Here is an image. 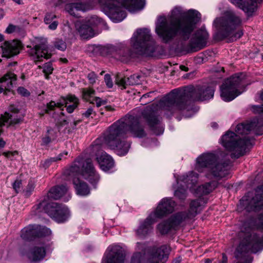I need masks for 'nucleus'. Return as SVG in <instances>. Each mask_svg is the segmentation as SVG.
Masks as SVG:
<instances>
[{"instance_id":"412c9836","label":"nucleus","mask_w":263,"mask_h":263,"mask_svg":"<svg viewBox=\"0 0 263 263\" xmlns=\"http://www.w3.org/2000/svg\"><path fill=\"white\" fill-rule=\"evenodd\" d=\"M103 51L107 54L111 55L115 59L125 62L132 57L131 53L126 48H120L111 45H107L103 48Z\"/></svg>"},{"instance_id":"4468645a","label":"nucleus","mask_w":263,"mask_h":263,"mask_svg":"<svg viewBox=\"0 0 263 263\" xmlns=\"http://www.w3.org/2000/svg\"><path fill=\"white\" fill-rule=\"evenodd\" d=\"M38 208L43 209L51 218L58 222L65 221L69 216L67 208L57 202L47 203L45 201H42L39 204Z\"/></svg>"},{"instance_id":"4be33fe9","label":"nucleus","mask_w":263,"mask_h":263,"mask_svg":"<svg viewBox=\"0 0 263 263\" xmlns=\"http://www.w3.org/2000/svg\"><path fill=\"white\" fill-rule=\"evenodd\" d=\"M156 219L150 214L144 220L140 222L136 230L137 235L143 238L148 235L153 231V224L156 221Z\"/></svg>"},{"instance_id":"0eeeda50","label":"nucleus","mask_w":263,"mask_h":263,"mask_svg":"<svg viewBox=\"0 0 263 263\" xmlns=\"http://www.w3.org/2000/svg\"><path fill=\"white\" fill-rule=\"evenodd\" d=\"M214 24L219 35L230 41L239 39L243 34L242 30L239 29L242 24V19L233 11H227L222 17L216 18Z\"/></svg>"},{"instance_id":"603ef678","label":"nucleus","mask_w":263,"mask_h":263,"mask_svg":"<svg viewBox=\"0 0 263 263\" xmlns=\"http://www.w3.org/2000/svg\"><path fill=\"white\" fill-rule=\"evenodd\" d=\"M58 24L59 23L57 21H53V22H51V23L48 24L49 25L48 28L51 30H54L57 29Z\"/></svg>"},{"instance_id":"f704fd0d","label":"nucleus","mask_w":263,"mask_h":263,"mask_svg":"<svg viewBox=\"0 0 263 263\" xmlns=\"http://www.w3.org/2000/svg\"><path fill=\"white\" fill-rule=\"evenodd\" d=\"M95 95L96 91L92 88H85L82 90L83 99L90 103L93 102Z\"/></svg>"},{"instance_id":"f8f14e48","label":"nucleus","mask_w":263,"mask_h":263,"mask_svg":"<svg viewBox=\"0 0 263 263\" xmlns=\"http://www.w3.org/2000/svg\"><path fill=\"white\" fill-rule=\"evenodd\" d=\"M132 46L139 54L152 56L155 51V41L150 30L147 28L138 29L131 39Z\"/></svg>"},{"instance_id":"864d4df0","label":"nucleus","mask_w":263,"mask_h":263,"mask_svg":"<svg viewBox=\"0 0 263 263\" xmlns=\"http://www.w3.org/2000/svg\"><path fill=\"white\" fill-rule=\"evenodd\" d=\"M16 28V27L14 25H9L6 29V32L7 33H11L15 30Z\"/></svg>"},{"instance_id":"f3484780","label":"nucleus","mask_w":263,"mask_h":263,"mask_svg":"<svg viewBox=\"0 0 263 263\" xmlns=\"http://www.w3.org/2000/svg\"><path fill=\"white\" fill-rule=\"evenodd\" d=\"M50 233V230L47 228L39 225H29L22 230L21 237L24 240H29L33 237L42 236Z\"/></svg>"},{"instance_id":"338daca9","label":"nucleus","mask_w":263,"mask_h":263,"mask_svg":"<svg viewBox=\"0 0 263 263\" xmlns=\"http://www.w3.org/2000/svg\"><path fill=\"white\" fill-rule=\"evenodd\" d=\"M4 40V35L0 33V42Z\"/></svg>"},{"instance_id":"ddd939ff","label":"nucleus","mask_w":263,"mask_h":263,"mask_svg":"<svg viewBox=\"0 0 263 263\" xmlns=\"http://www.w3.org/2000/svg\"><path fill=\"white\" fill-rule=\"evenodd\" d=\"M199 199L193 200L190 206L189 213H177L171 217L167 221L160 223L157 226V229L161 234H167L171 229H176L181 222L186 218H192L195 217L201 210V205Z\"/></svg>"},{"instance_id":"5fc2aeb1","label":"nucleus","mask_w":263,"mask_h":263,"mask_svg":"<svg viewBox=\"0 0 263 263\" xmlns=\"http://www.w3.org/2000/svg\"><path fill=\"white\" fill-rule=\"evenodd\" d=\"M46 135H49L53 139L55 137V132L51 128L48 127Z\"/></svg>"},{"instance_id":"473e14b6","label":"nucleus","mask_w":263,"mask_h":263,"mask_svg":"<svg viewBox=\"0 0 263 263\" xmlns=\"http://www.w3.org/2000/svg\"><path fill=\"white\" fill-rule=\"evenodd\" d=\"M256 196L255 198H253L250 204L247 206L246 208L248 211H259L263 209V200L262 196L259 197L258 200Z\"/></svg>"},{"instance_id":"37998d69","label":"nucleus","mask_w":263,"mask_h":263,"mask_svg":"<svg viewBox=\"0 0 263 263\" xmlns=\"http://www.w3.org/2000/svg\"><path fill=\"white\" fill-rule=\"evenodd\" d=\"M17 92L24 97H28L30 95L29 91L23 87L18 88Z\"/></svg>"},{"instance_id":"423d86ee","label":"nucleus","mask_w":263,"mask_h":263,"mask_svg":"<svg viewBox=\"0 0 263 263\" xmlns=\"http://www.w3.org/2000/svg\"><path fill=\"white\" fill-rule=\"evenodd\" d=\"M245 229V232L242 231L240 234L244 238L235 253L238 260L236 263H252V259L248 255V252L256 253L263 249V235L257 234L250 228Z\"/></svg>"},{"instance_id":"5701e85b","label":"nucleus","mask_w":263,"mask_h":263,"mask_svg":"<svg viewBox=\"0 0 263 263\" xmlns=\"http://www.w3.org/2000/svg\"><path fill=\"white\" fill-rule=\"evenodd\" d=\"M97 1L92 2L91 3L86 4L82 3H70L66 5L65 9L66 11L71 15L78 16V12L86 11L93 8Z\"/></svg>"},{"instance_id":"6e6552de","label":"nucleus","mask_w":263,"mask_h":263,"mask_svg":"<svg viewBox=\"0 0 263 263\" xmlns=\"http://www.w3.org/2000/svg\"><path fill=\"white\" fill-rule=\"evenodd\" d=\"M136 250L131 263H164L168 258L170 248L162 245L147 248L145 243L137 242Z\"/></svg>"},{"instance_id":"20e7f679","label":"nucleus","mask_w":263,"mask_h":263,"mask_svg":"<svg viewBox=\"0 0 263 263\" xmlns=\"http://www.w3.org/2000/svg\"><path fill=\"white\" fill-rule=\"evenodd\" d=\"M65 174L68 179L72 181L77 194L80 196H86L90 193L87 184L81 180V177L88 180L95 185L99 180V175L96 172L90 159L84 160L78 158Z\"/></svg>"},{"instance_id":"393cba45","label":"nucleus","mask_w":263,"mask_h":263,"mask_svg":"<svg viewBox=\"0 0 263 263\" xmlns=\"http://www.w3.org/2000/svg\"><path fill=\"white\" fill-rule=\"evenodd\" d=\"M97 160L101 169L104 172L108 171L114 165L112 158L104 152H100L97 154Z\"/></svg>"},{"instance_id":"c85d7f7f","label":"nucleus","mask_w":263,"mask_h":263,"mask_svg":"<svg viewBox=\"0 0 263 263\" xmlns=\"http://www.w3.org/2000/svg\"><path fill=\"white\" fill-rule=\"evenodd\" d=\"M67 191V188L64 185L55 186L50 189L47 194V196L49 198L57 200L67 194L69 198L70 196Z\"/></svg>"},{"instance_id":"ea45409f","label":"nucleus","mask_w":263,"mask_h":263,"mask_svg":"<svg viewBox=\"0 0 263 263\" xmlns=\"http://www.w3.org/2000/svg\"><path fill=\"white\" fill-rule=\"evenodd\" d=\"M56 15L52 13H47L44 18V22L45 24H48L51 23L53 21H55Z\"/></svg>"},{"instance_id":"09e8293b","label":"nucleus","mask_w":263,"mask_h":263,"mask_svg":"<svg viewBox=\"0 0 263 263\" xmlns=\"http://www.w3.org/2000/svg\"><path fill=\"white\" fill-rule=\"evenodd\" d=\"M3 155L7 158H12L13 157L17 155L18 152L16 151L13 152H4Z\"/></svg>"},{"instance_id":"9b49d317","label":"nucleus","mask_w":263,"mask_h":263,"mask_svg":"<svg viewBox=\"0 0 263 263\" xmlns=\"http://www.w3.org/2000/svg\"><path fill=\"white\" fill-rule=\"evenodd\" d=\"M220 141L227 150L232 152V158L243 155L252 145L251 140L240 139L237 134L229 131L221 137Z\"/></svg>"},{"instance_id":"a878e982","label":"nucleus","mask_w":263,"mask_h":263,"mask_svg":"<svg viewBox=\"0 0 263 263\" xmlns=\"http://www.w3.org/2000/svg\"><path fill=\"white\" fill-rule=\"evenodd\" d=\"M16 79V75L12 72H8L2 77L0 79V93L5 90H10Z\"/></svg>"},{"instance_id":"9d476101","label":"nucleus","mask_w":263,"mask_h":263,"mask_svg":"<svg viewBox=\"0 0 263 263\" xmlns=\"http://www.w3.org/2000/svg\"><path fill=\"white\" fill-rule=\"evenodd\" d=\"M246 74L236 73L227 79L220 87V96L223 100L229 102L240 95L245 89Z\"/></svg>"},{"instance_id":"b1692460","label":"nucleus","mask_w":263,"mask_h":263,"mask_svg":"<svg viewBox=\"0 0 263 263\" xmlns=\"http://www.w3.org/2000/svg\"><path fill=\"white\" fill-rule=\"evenodd\" d=\"M140 76L134 74L129 77H123L120 74H118L116 78V84L122 89H125L127 85H134L140 84Z\"/></svg>"},{"instance_id":"4c0bfd02","label":"nucleus","mask_w":263,"mask_h":263,"mask_svg":"<svg viewBox=\"0 0 263 263\" xmlns=\"http://www.w3.org/2000/svg\"><path fill=\"white\" fill-rule=\"evenodd\" d=\"M35 187V183L34 182L30 181L29 182L26 188L24 191V193L25 196H29L33 192Z\"/></svg>"},{"instance_id":"a19ab883","label":"nucleus","mask_w":263,"mask_h":263,"mask_svg":"<svg viewBox=\"0 0 263 263\" xmlns=\"http://www.w3.org/2000/svg\"><path fill=\"white\" fill-rule=\"evenodd\" d=\"M63 106H64V104H62V102L55 103L54 101H51L48 104H47V108L49 110L53 109L55 107L61 108Z\"/></svg>"},{"instance_id":"a18cd8bd","label":"nucleus","mask_w":263,"mask_h":263,"mask_svg":"<svg viewBox=\"0 0 263 263\" xmlns=\"http://www.w3.org/2000/svg\"><path fill=\"white\" fill-rule=\"evenodd\" d=\"M104 81L107 86L108 88H111L113 86V83L111 81L110 76L109 74H105L104 77Z\"/></svg>"},{"instance_id":"c03bdc74","label":"nucleus","mask_w":263,"mask_h":263,"mask_svg":"<svg viewBox=\"0 0 263 263\" xmlns=\"http://www.w3.org/2000/svg\"><path fill=\"white\" fill-rule=\"evenodd\" d=\"M106 102L104 100H102L101 98L99 97H96V96L93 99V102H91V103L95 104L96 103L98 107L101 106L103 104H105Z\"/></svg>"},{"instance_id":"7c9ffc66","label":"nucleus","mask_w":263,"mask_h":263,"mask_svg":"<svg viewBox=\"0 0 263 263\" xmlns=\"http://www.w3.org/2000/svg\"><path fill=\"white\" fill-rule=\"evenodd\" d=\"M62 103L66 108L67 111L71 113L78 106L79 100L75 96L69 95L66 98L63 99Z\"/></svg>"},{"instance_id":"c756f323","label":"nucleus","mask_w":263,"mask_h":263,"mask_svg":"<svg viewBox=\"0 0 263 263\" xmlns=\"http://www.w3.org/2000/svg\"><path fill=\"white\" fill-rule=\"evenodd\" d=\"M45 256V251L43 247L35 246L31 249L28 255L29 259L32 261L42 259Z\"/></svg>"},{"instance_id":"1a4fd4ad","label":"nucleus","mask_w":263,"mask_h":263,"mask_svg":"<svg viewBox=\"0 0 263 263\" xmlns=\"http://www.w3.org/2000/svg\"><path fill=\"white\" fill-rule=\"evenodd\" d=\"M222 154H203L197 158L195 168L199 172L206 171L215 177H224L229 162H222Z\"/></svg>"},{"instance_id":"39448f33","label":"nucleus","mask_w":263,"mask_h":263,"mask_svg":"<svg viewBox=\"0 0 263 263\" xmlns=\"http://www.w3.org/2000/svg\"><path fill=\"white\" fill-rule=\"evenodd\" d=\"M100 6L107 9L108 16L115 23L123 21L126 16L125 9L135 12L141 10L144 0H97Z\"/></svg>"},{"instance_id":"3c124183","label":"nucleus","mask_w":263,"mask_h":263,"mask_svg":"<svg viewBox=\"0 0 263 263\" xmlns=\"http://www.w3.org/2000/svg\"><path fill=\"white\" fill-rule=\"evenodd\" d=\"M52 139L49 135H45L42 139V145L49 144Z\"/></svg>"},{"instance_id":"79ce46f5","label":"nucleus","mask_w":263,"mask_h":263,"mask_svg":"<svg viewBox=\"0 0 263 263\" xmlns=\"http://www.w3.org/2000/svg\"><path fill=\"white\" fill-rule=\"evenodd\" d=\"M260 98L263 101V90L260 93ZM253 111L256 113L263 112V104L260 106H254L253 107Z\"/></svg>"},{"instance_id":"c9c22d12","label":"nucleus","mask_w":263,"mask_h":263,"mask_svg":"<svg viewBox=\"0 0 263 263\" xmlns=\"http://www.w3.org/2000/svg\"><path fill=\"white\" fill-rule=\"evenodd\" d=\"M38 68H43V72L44 73L46 79H49V75L51 74L53 70L52 65L50 62L45 63L43 67L39 66Z\"/></svg>"},{"instance_id":"a211bd4d","label":"nucleus","mask_w":263,"mask_h":263,"mask_svg":"<svg viewBox=\"0 0 263 263\" xmlns=\"http://www.w3.org/2000/svg\"><path fill=\"white\" fill-rule=\"evenodd\" d=\"M28 53L36 64L42 61L44 59H48L51 57L47 45L43 43L35 45L28 51Z\"/></svg>"},{"instance_id":"72a5a7b5","label":"nucleus","mask_w":263,"mask_h":263,"mask_svg":"<svg viewBox=\"0 0 263 263\" xmlns=\"http://www.w3.org/2000/svg\"><path fill=\"white\" fill-rule=\"evenodd\" d=\"M253 128V124L250 123H241L237 125L236 127V132L239 135L248 134Z\"/></svg>"},{"instance_id":"4d7b16f0","label":"nucleus","mask_w":263,"mask_h":263,"mask_svg":"<svg viewBox=\"0 0 263 263\" xmlns=\"http://www.w3.org/2000/svg\"><path fill=\"white\" fill-rule=\"evenodd\" d=\"M227 257L224 254H222V260L219 262V263H227Z\"/></svg>"},{"instance_id":"cd10ccee","label":"nucleus","mask_w":263,"mask_h":263,"mask_svg":"<svg viewBox=\"0 0 263 263\" xmlns=\"http://www.w3.org/2000/svg\"><path fill=\"white\" fill-rule=\"evenodd\" d=\"M197 179L198 175L195 173L192 172L189 176H181L179 179H177V182L181 185H182V182L184 183L187 188L192 190L197 183Z\"/></svg>"},{"instance_id":"58836bf2","label":"nucleus","mask_w":263,"mask_h":263,"mask_svg":"<svg viewBox=\"0 0 263 263\" xmlns=\"http://www.w3.org/2000/svg\"><path fill=\"white\" fill-rule=\"evenodd\" d=\"M175 196L180 199L183 200L186 197L185 191L183 189H180L176 190L175 192Z\"/></svg>"},{"instance_id":"052dcab7","label":"nucleus","mask_w":263,"mask_h":263,"mask_svg":"<svg viewBox=\"0 0 263 263\" xmlns=\"http://www.w3.org/2000/svg\"><path fill=\"white\" fill-rule=\"evenodd\" d=\"M4 14L5 13L3 9H0V19L3 18Z\"/></svg>"},{"instance_id":"0e129e2a","label":"nucleus","mask_w":263,"mask_h":263,"mask_svg":"<svg viewBox=\"0 0 263 263\" xmlns=\"http://www.w3.org/2000/svg\"><path fill=\"white\" fill-rule=\"evenodd\" d=\"M211 262H212V260L209 258L206 259L205 260V263H211Z\"/></svg>"},{"instance_id":"49530a36","label":"nucleus","mask_w":263,"mask_h":263,"mask_svg":"<svg viewBox=\"0 0 263 263\" xmlns=\"http://www.w3.org/2000/svg\"><path fill=\"white\" fill-rule=\"evenodd\" d=\"M22 182L20 180H16L13 184V188L16 193H18L21 187Z\"/></svg>"},{"instance_id":"dca6fc26","label":"nucleus","mask_w":263,"mask_h":263,"mask_svg":"<svg viewBox=\"0 0 263 263\" xmlns=\"http://www.w3.org/2000/svg\"><path fill=\"white\" fill-rule=\"evenodd\" d=\"M124 258L125 254L122 248L118 245L111 246L108 248L102 263H123Z\"/></svg>"},{"instance_id":"aec40b11","label":"nucleus","mask_w":263,"mask_h":263,"mask_svg":"<svg viewBox=\"0 0 263 263\" xmlns=\"http://www.w3.org/2000/svg\"><path fill=\"white\" fill-rule=\"evenodd\" d=\"M3 57L11 58L18 54L22 48V43L18 40L5 41L1 46Z\"/></svg>"},{"instance_id":"2f4dec72","label":"nucleus","mask_w":263,"mask_h":263,"mask_svg":"<svg viewBox=\"0 0 263 263\" xmlns=\"http://www.w3.org/2000/svg\"><path fill=\"white\" fill-rule=\"evenodd\" d=\"M217 182L212 181L209 183H205L202 186H199L195 192L197 196L208 194L211 192L217 186Z\"/></svg>"},{"instance_id":"e433bc0d","label":"nucleus","mask_w":263,"mask_h":263,"mask_svg":"<svg viewBox=\"0 0 263 263\" xmlns=\"http://www.w3.org/2000/svg\"><path fill=\"white\" fill-rule=\"evenodd\" d=\"M54 46L55 48L64 51L66 49L67 46L66 43L61 39H57L54 42Z\"/></svg>"},{"instance_id":"bf43d9fd","label":"nucleus","mask_w":263,"mask_h":263,"mask_svg":"<svg viewBox=\"0 0 263 263\" xmlns=\"http://www.w3.org/2000/svg\"><path fill=\"white\" fill-rule=\"evenodd\" d=\"M6 142L1 138H0V148H3L5 146Z\"/></svg>"},{"instance_id":"f03ea898","label":"nucleus","mask_w":263,"mask_h":263,"mask_svg":"<svg viewBox=\"0 0 263 263\" xmlns=\"http://www.w3.org/2000/svg\"><path fill=\"white\" fill-rule=\"evenodd\" d=\"M214 89L211 87L206 88L193 86L185 89H177L172 90L164 97L158 105H153L152 107H146L142 112V116L146 120L148 125L156 135H160L163 132V127L160 124L158 117V108H162L165 111L168 117L186 108L189 100L205 101L213 98Z\"/></svg>"},{"instance_id":"6ab92c4d","label":"nucleus","mask_w":263,"mask_h":263,"mask_svg":"<svg viewBox=\"0 0 263 263\" xmlns=\"http://www.w3.org/2000/svg\"><path fill=\"white\" fill-rule=\"evenodd\" d=\"M175 205V202L171 198H164L160 202L156 210L151 214L156 219L160 218L173 212Z\"/></svg>"},{"instance_id":"7ed1b4c3","label":"nucleus","mask_w":263,"mask_h":263,"mask_svg":"<svg viewBox=\"0 0 263 263\" xmlns=\"http://www.w3.org/2000/svg\"><path fill=\"white\" fill-rule=\"evenodd\" d=\"M130 136L138 138L145 136L139 118L133 115H127L110 125L105 134L104 142L117 155L124 156L130 148V143L124 139Z\"/></svg>"},{"instance_id":"e2e57ef3","label":"nucleus","mask_w":263,"mask_h":263,"mask_svg":"<svg viewBox=\"0 0 263 263\" xmlns=\"http://www.w3.org/2000/svg\"><path fill=\"white\" fill-rule=\"evenodd\" d=\"M106 108L108 111H113L114 110V108H112L111 106H107Z\"/></svg>"},{"instance_id":"6e6d98bb","label":"nucleus","mask_w":263,"mask_h":263,"mask_svg":"<svg viewBox=\"0 0 263 263\" xmlns=\"http://www.w3.org/2000/svg\"><path fill=\"white\" fill-rule=\"evenodd\" d=\"M67 154H68V152H65L63 153H61L58 156V157L55 160H54V161H55L57 160H61L63 159L62 157H63L64 155H67Z\"/></svg>"},{"instance_id":"de8ad7c7","label":"nucleus","mask_w":263,"mask_h":263,"mask_svg":"<svg viewBox=\"0 0 263 263\" xmlns=\"http://www.w3.org/2000/svg\"><path fill=\"white\" fill-rule=\"evenodd\" d=\"M87 78L91 84H94L97 79V76L93 72H91L88 74Z\"/></svg>"},{"instance_id":"8fccbe9b","label":"nucleus","mask_w":263,"mask_h":263,"mask_svg":"<svg viewBox=\"0 0 263 263\" xmlns=\"http://www.w3.org/2000/svg\"><path fill=\"white\" fill-rule=\"evenodd\" d=\"M95 114L93 111V108L90 107L88 108V109L83 114V116L86 118H89L91 115Z\"/></svg>"},{"instance_id":"2eb2a0df","label":"nucleus","mask_w":263,"mask_h":263,"mask_svg":"<svg viewBox=\"0 0 263 263\" xmlns=\"http://www.w3.org/2000/svg\"><path fill=\"white\" fill-rule=\"evenodd\" d=\"M103 20L97 15L87 17L85 20L76 24V28L82 39H87L95 35L94 28L103 25Z\"/></svg>"},{"instance_id":"bb28decb","label":"nucleus","mask_w":263,"mask_h":263,"mask_svg":"<svg viewBox=\"0 0 263 263\" xmlns=\"http://www.w3.org/2000/svg\"><path fill=\"white\" fill-rule=\"evenodd\" d=\"M249 2H244L243 0H230L231 2L242 9L244 12L248 15L251 14L255 10L256 8V0H248Z\"/></svg>"},{"instance_id":"13d9d810","label":"nucleus","mask_w":263,"mask_h":263,"mask_svg":"<svg viewBox=\"0 0 263 263\" xmlns=\"http://www.w3.org/2000/svg\"><path fill=\"white\" fill-rule=\"evenodd\" d=\"M153 93V92H149L143 95L141 97V99L143 100L144 99L146 98L147 97H150L151 95Z\"/></svg>"},{"instance_id":"774afa93","label":"nucleus","mask_w":263,"mask_h":263,"mask_svg":"<svg viewBox=\"0 0 263 263\" xmlns=\"http://www.w3.org/2000/svg\"><path fill=\"white\" fill-rule=\"evenodd\" d=\"M61 60L64 63H66L67 62V60L66 59H61Z\"/></svg>"},{"instance_id":"680f3d73","label":"nucleus","mask_w":263,"mask_h":263,"mask_svg":"<svg viewBox=\"0 0 263 263\" xmlns=\"http://www.w3.org/2000/svg\"><path fill=\"white\" fill-rule=\"evenodd\" d=\"M180 69L182 70H183V71H187L188 70V68L185 67V66L184 65H181L180 66Z\"/></svg>"},{"instance_id":"69168bd1","label":"nucleus","mask_w":263,"mask_h":263,"mask_svg":"<svg viewBox=\"0 0 263 263\" xmlns=\"http://www.w3.org/2000/svg\"><path fill=\"white\" fill-rule=\"evenodd\" d=\"M13 2H14L15 3H16V4H21V0H13Z\"/></svg>"},{"instance_id":"f257e3e1","label":"nucleus","mask_w":263,"mask_h":263,"mask_svg":"<svg viewBox=\"0 0 263 263\" xmlns=\"http://www.w3.org/2000/svg\"><path fill=\"white\" fill-rule=\"evenodd\" d=\"M200 14L196 10L185 11L181 7H174L166 16H159L156 23L155 32L164 43L172 41L177 34L181 40L177 45L181 52H191L203 48L209 34L200 29L192 35L200 20Z\"/></svg>"}]
</instances>
